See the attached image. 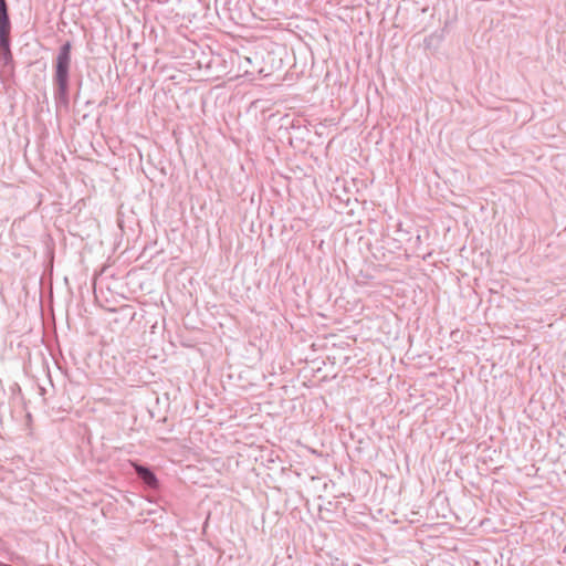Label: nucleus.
I'll use <instances>...</instances> for the list:
<instances>
[{
	"label": "nucleus",
	"mask_w": 566,
	"mask_h": 566,
	"mask_svg": "<svg viewBox=\"0 0 566 566\" xmlns=\"http://www.w3.org/2000/svg\"><path fill=\"white\" fill-rule=\"evenodd\" d=\"M0 14H9L7 1L0 2Z\"/></svg>",
	"instance_id": "39448f33"
},
{
	"label": "nucleus",
	"mask_w": 566,
	"mask_h": 566,
	"mask_svg": "<svg viewBox=\"0 0 566 566\" xmlns=\"http://www.w3.org/2000/svg\"><path fill=\"white\" fill-rule=\"evenodd\" d=\"M11 22L9 14H0V48L8 51V39H10Z\"/></svg>",
	"instance_id": "f03ea898"
},
{
	"label": "nucleus",
	"mask_w": 566,
	"mask_h": 566,
	"mask_svg": "<svg viewBox=\"0 0 566 566\" xmlns=\"http://www.w3.org/2000/svg\"><path fill=\"white\" fill-rule=\"evenodd\" d=\"M135 471L140 480L149 486H156L158 481L154 472L142 464H134Z\"/></svg>",
	"instance_id": "7ed1b4c3"
},
{
	"label": "nucleus",
	"mask_w": 566,
	"mask_h": 566,
	"mask_svg": "<svg viewBox=\"0 0 566 566\" xmlns=\"http://www.w3.org/2000/svg\"><path fill=\"white\" fill-rule=\"evenodd\" d=\"M72 44L66 41L59 49L54 61V98L57 104L66 106L69 104V83L71 67Z\"/></svg>",
	"instance_id": "f257e3e1"
},
{
	"label": "nucleus",
	"mask_w": 566,
	"mask_h": 566,
	"mask_svg": "<svg viewBox=\"0 0 566 566\" xmlns=\"http://www.w3.org/2000/svg\"><path fill=\"white\" fill-rule=\"evenodd\" d=\"M0 2H6V0H0Z\"/></svg>",
	"instance_id": "423d86ee"
},
{
	"label": "nucleus",
	"mask_w": 566,
	"mask_h": 566,
	"mask_svg": "<svg viewBox=\"0 0 566 566\" xmlns=\"http://www.w3.org/2000/svg\"><path fill=\"white\" fill-rule=\"evenodd\" d=\"M12 59V54L10 51V39H8V51L4 48H0V60H3L6 63Z\"/></svg>",
	"instance_id": "20e7f679"
}]
</instances>
